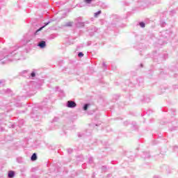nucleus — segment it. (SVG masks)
<instances>
[{"instance_id":"nucleus-1","label":"nucleus","mask_w":178,"mask_h":178,"mask_svg":"<svg viewBox=\"0 0 178 178\" xmlns=\"http://www.w3.org/2000/svg\"><path fill=\"white\" fill-rule=\"evenodd\" d=\"M76 102H73V101H68L67 104V106L68 108H76Z\"/></svg>"},{"instance_id":"nucleus-2","label":"nucleus","mask_w":178,"mask_h":178,"mask_svg":"<svg viewBox=\"0 0 178 178\" xmlns=\"http://www.w3.org/2000/svg\"><path fill=\"white\" fill-rule=\"evenodd\" d=\"M15 177V172L9 171L8 172V177L12 178Z\"/></svg>"},{"instance_id":"nucleus-3","label":"nucleus","mask_w":178,"mask_h":178,"mask_svg":"<svg viewBox=\"0 0 178 178\" xmlns=\"http://www.w3.org/2000/svg\"><path fill=\"white\" fill-rule=\"evenodd\" d=\"M38 45L40 48H44L45 47V41H41Z\"/></svg>"},{"instance_id":"nucleus-4","label":"nucleus","mask_w":178,"mask_h":178,"mask_svg":"<svg viewBox=\"0 0 178 178\" xmlns=\"http://www.w3.org/2000/svg\"><path fill=\"white\" fill-rule=\"evenodd\" d=\"M31 161H37V154L34 153L31 156Z\"/></svg>"},{"instance_id":"nucleus-5","label":"nucleus","mask_w":178,"mask_h":178,"mask_svg":"<svg viewBox=\"0 0 178 178\" xmlns=\"http://www.w3.org/2000/svg\"><path fill=\"white\" fill-rule=\"evenodd\" d=\"M87 109H88V104H85V106H83V110L87 111Z\"/></svg>"},{"instance_id":"nucleus-6","label":"nucleus","mask_w":178,"mask_h":178,"mask_svg":"<svg viewBox=\"0 0 178 178\" xmlns=\"http://www.w3.org/2000/svg\"><path fill=\"white\" fill-rule=\"evenodd\" d=\"M98 15H101V11H98V12L95 13V17H97V16H98Z\"/></svg>"},{"instance_id":"nucleus-7","label":"nucleus","mask_w":178,"mask_h":178,"mask_svg":"<svg viewBox=\"0 0 178 178\" xmlns=\"http://www.w3.org/2000/svg\"><path fill=\"white\" fill-rule=\"evenodd\" d=\"M140 27H145V24L144 22H140Z\"/></svg>"},{"instance_id":"nucleus-8","label":"nucleus","mask_w":178,"mask_h":178,"mask_svg":"<svg viewBox=\"0 0 178 178\" xmlns=\"http://www.w3.org/2000/svg\"><path fill=\"white\" fill-rule=\"evenodd\" d=\"M84 54L82 52L79 53L78 56L81 57L83 56Z\"/></svg>"},{"instance_id":"nucleus-9","label":"nucleus","mask_w":178,"mask_h":178,"mask_svg":"<svg viewBox=\"0 0 178 178\" xmlns=\"http://www.w3.org/2000/svg\"><path fill=\"white\" fill-rule=\"evenodd\" d=\"M44 27H45V26H42V27L40 28L37 31H41V30H42Z\"/></svg>"},{"instance_id":"nucleus-10","label":"nucleus","mask_w":178,"mask_h":178,"mask_svg":"<svg viewBox=\"0 0 178 178\" xmlns=\"http://www.w3.org/2000/svg\"><path fill=\"white\" fill-rule=\"evenodd\" d=\"M31 76L32 77H35V72H32L31 73Z\"/></svg>"},{"instance_id":"nucleus-11","label":"nucleus","mask_w":178,"mask_h":178,"mask_svg":"<svg viewBox=\"0 0 178 178\" xmlns=\"http://www.w3.org/2000/svg\"><path fill=\"white\" fill-rule=\"evenodd\" d=\"M91 1H92V0H86V2L87 3H90L91 2Z\"/></svg>"},{"instance_id":"nucleus-12","label":"nucleus","mask_w":178,"mask_h":178,"mask_svg":"<svg viewBox=\"0 0 178 178\" xmlns=\"http://www.w3.org/2000/svg\"><path fill=\"white\" fill-rule=\"evenodd\" d=\"M49 24V22H47L44 26H48Z\"/></svg>"},{"instance_id":"nucleus-13","label":"nucleus","mask_w":178,"mask_h":178,"mask_svg":"<svg viewBox=\"0 0 178 178\" xmlns=\"http://www.w3.org/2000/svg\"><path fill=\"white\" fill-rule=\"evenodd\" d=\"M103 65H104V66H105V63H104Z\"/></svg>"}]
</instances>
